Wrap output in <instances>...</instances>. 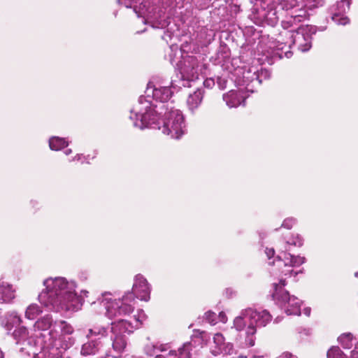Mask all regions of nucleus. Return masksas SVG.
Masks as SVG:
<instances>
[{
	"mask_svg": "<svg viewBox=\"0 0 358 358\" xmlns=\"http://www.w3.org/2000/svg\"><path fill=\"white\" fill-rule=\"evenodd\" d=\"M146 96H141L138 102L130 110L129 119L135 127L144 129L156 127L164 110H168L171 106L165 103L171 99L173 92L169 87L148 85Z\"/></svg>",
	"mask_w": 358,
	"mask_h": 358,
	"instance_id": "obj_1",
	"label": "nucleus"
},
{
	"mask_svg": "<svg viewBox=\"0 0 358 358\" xmlns=\"http://www.w3.org/2000/svg\"><path fill=\"white\" fill-rule=\"evenodd\" d=\"M45 287L38 295L41 304L50 310L59 311H77L83 303V299L76 293V284L65 278H50L44 280Z\"/></svg>",
	"mask_w": 358,
	"mask_h": 358,
	"instance_id": "obj_2",
	"label": "nucleus"
},
{
	"mask_svg": "<svg viewBox=\"0 0 358 358\" xmlns=\"http://www.w3.org/2000/svg\"><path fill=\"white\" fill-rule=\"evenodd\" d=\"M315 32V27L309 25L301 26L296 30L282 31L276 39V42L270 43L269 48L282 50V52L279 54L280 57L285 56L289 58L292 55V52L289 50L283 52V50L286 47L290 48L292 45H294L302 52L308 51L311 48V35Z\"/></svg>",
	"mask_w": 358,
	"mask_h": 358,
	"instance_id": "obj_3",
	"label": "nucleus"
},
{
	"mask_svg": "<svg viewBox=\"0 0 358 358\" xmlns=\"http://www.w3.org/2000/svg\"><path fill=\"white\" fill-rule=\"evenodd\" d=\"M98 303L105 307L106 316L112 320L129 316L134 310L136 301L129 292L118 299H115L110 292H104L99 297Z\"/></svg>",
	"mask_w": 358,
	"mask_h": 358,
	"instance_id": "obj_4",
	"label": "nucleus"
},
{
	"mask_svg": "<svg viewBox=\"0 0 358 358\" xmlns=\"http://www.w3.org/2000/svg\"><path fill=\"white\" fill-rule=\"evenodd\" d=\"M203 57L201 55H185L178 62V67L180 70V78L171 83V87L181 88L190 87L189 83L199 78V73H203L205 67L203 63Z\"/></svg>",
	"mask_w": 358,
	"mask_h": 358,
	"instance_id": "obj_5",
	"label": "nucleus"
},
{
	"mask_svg": "<svg viewBox=\"0 0 358 358\" xmlns=\"http://www.w3.org/2000/svg\"><path fill=\"white\" fill-rule=\"evenodd\" d=\"M152 128L162 129L164 134L173 139L180 138L187 131L183 114L174 107L164 110L158 120V125Z\"/></svg>",
	"mask_w": 358,
	"mask_h": 358,
	"instance_id": "obj_6",
	"label": "nucleus"
},
{
	"mask_svg": "<svg viewBox=\"0 0 358 358\" xmlns=\"http://www.w3.org/2000/svg\"><path fill=\"white\" fill-rule=\"evenodd\" d=\"M271 320V315L266 310L248 308L243 310L241 315L234 320L233 327L237 331H242L248 323L245 334H255L257 327H265Z\"/></svg>",
	"mask_w": 358,
	"mask_h": 358,
	"instance_id": "obj_7",
	"label": "nucleus"
},
{
	"mask_svg": "<svg viewBox=\"0 0 358 358\" xmlns=\"http://www.w3.org/2000/svg\"><path fill=\"white\" fill-rule=\"evenodd\" d=\"M285 278H280L278 282L273 283V292L272 296L278 305L288 315H299L301 314V301L294 296H290L285 289Z\"/></svg>",
	"mask_w": 358,
	"mask_h": 358,
	"instance_id": "obj_8",
	"label": "nucleus"
},
{
	"mask_svg": "<svg viewBox=\"0 0 358 358\" xmlns=\"http://www.w3.org/2000/svg\"><path fill=\"white\" fill-rule=\"evenodd\" d=\"M118 3L126 8H133L138 17H143V22L150 24L153 28H163L167 23L161 15L156 13V8L150 6L148 1H143L139 6L134 4V0H117Z\"/></svg>",
	"mask_w": 358,
	"mask_h": 358,
	"instance_id": "obj_9",
	"label": "nucleus"
},
{
	"mask_svg": "<svg viewBox=\"0 0 358 358\" xmlns=\"http://www.w3.org/2000/svg\"><path fill=\"white\" fill-rule=\"evenodd\" d=\"M255 3L253 17L259 22H265L268 25L274 27L279 21L280 10L278 0H251Z\"/></svg>",
	"mask_w": 358,
	"mask_h": 358,
	"instance_id": "obj_10",
	"label": "nucleus"
},
{
	"mask_svg": "<svg viewBox=\"0 0 358 358\" xmlns=\"http://www.w3.org/2000/svg\"><path fill=\"white\" fill-rule=\"evenodd\" d=\"M73 327L64 320L55 321L53 329L48 332V343L52 345L57 343L64 344L66 341H71L69 348L74 344L75 340L71 336L73 332Z\"/></svg>",
	"mask_w": 358,
	"mask_h": 358,
	"instance_id": "obj_11",
	"label": "nucleus"
},
{
	"mask_svg": "<svg viewBox=\"0 0 358 358\" xmlns=\"http://www.w3.org/2000/svg\"><path fill=\"white\" fill-rule=\"evenodd\" d=\"M306 262V258L301 256H294L285 252H281L275 262H273L280 269V273L285 276L296 275L302 273V270L295 271L294 268L299 267Z\"/></svg>",
	"mask_w": 358,
	"mask_h": 358,
	"instance_id": "obj_12",
	"label": "nucleus"
},
{
	"mask_svg": "<svg viewBox=\"0 0 358 358\" xmlns=\"http://www.w3.org/2000/svg\"><path fill=\"white\" fill-rule=\"evenodd\" d=\"M13 339L19 346L18 350L22 355H30L33 352L35 340L30 336L28 329L24 326L16 327L12 334Z\"/></svg>",
	"mask_w": 358,
	"mask_h": 358,
	"instance_id": "obj_13",
	"label": "nucleus"
},
{
	"mask_svg": "<svg viewBox=\"0 0 358 358\" xmlns=\"http://www.w3.org/2000/svg\"><path fill=\"white\" fill-rule=\"evenodd\" d=\"M145 318V315L143 311L141 310L138 312L137 316L134 315L131 317L130 320L120 319L117 322L111 323L112 332L120 335H125V334H130L134 329L141 327Z\"/></svg>",
	"mask_w": 358,
	"mask_h": 358,
	"instance_id": "obj_14",
	"label": "nucleus"
},
{
	"mask_svg": "<svg viewBox=\"0 0 358 358\" xmlns=\"http://www.w3.org/2000/svg\"><path fill=\"white\" fill-rule=\"evenodd\" d=\"M350 0H335L328 9L329 14L332 21L338 25H346L350 22V20L345 15V13L349 10Z\"/></svg>",
	"mask_w": 358,
	"mask_h": 358,
	"instance_id": "obj_15",
	"label": "nucleus"
},
{
	"mask_svg": "<svg viewBox=\"0 0 358 358\" xmlns=\"http://www.w3.org/2000/svg\"><path fill=\"white\" fill-rule=\"evenodd\" d=\"M71 341H66L64 344L57 343L52 345L45 340L41 350L34 352V358H62L63 353L69 348Z\"/></svg>",
	"mask_w": 358,
	"mask_h": 358,
	"instance_id": "obj_16",
	"label": "nucleus"
},
{
	"mask_svg": "<svg viewBox=\"0 0 358 358\" xmlns=\"http://www.w3.org/2000/svg\"><path fill=\"white\" fill-rule=\"evenodd\" d=\"M151 292V286L146 278L141 274H138L134 278V282L131 292L134 297L141 301H148Z\"/></svg>",
	"mask_w": 358,
	"mask_h": 358,
	"instance_id": "obj_17",
	"label": "nucleus"
},
{
	"mask_svg": "<svg viewBox=\"0 0 358 358\" xmlns=\"http://www.w3.org/2000/svg\"><path fill=\"white\" fill-rule=\"evenodd\" d=\"M310 13L307 10H298L289 15L285 20L281 22V26L284 31H288V29H293L297 27L298 24L309 19Z\"/></svg>",
	"mask_w": 358,
	"mask_h": 358,
	"instance_id": "obj_18",
	"label": "nucleus"
},
{
	"mask_svg": "<svg viewBox=\"0 0 358 358\" xmlns=\"http://www.w3.org/2000/svg\"><path fill=\"white\" fill-rule=\"evenodd\" d=\"M198 345L196 341H190L183 343L177 351H170V358H196Z\"/></svg>",
	"mask_w": 358,
	"mask_h": 358,
	"instance_id": "obj_19",
	"label": "nucleus"
},
{
	"mask_svg": "<svg viewBox=\"0 0 358 358\" xmlns=\"http://www.w3.org/2000/svg\"><path fill=\"white\" fill-rule=\"evenodd\" d=\"M223 100L229 108H236L245 104V96L241 90H230L223 94Z\"/></svg>",
	"mask_w": 358,
	"mask_h": 358,
	"instance_id": "obj_20",
	"label": "nucleus"
},
{
	"mask_svg": "<svg viewBox=\"0 0 358 358\" xmlns=\"http://www.w3.org/2000/svg\"><path fill=\"white\" fill-rule=\"evenodd\" d=\"M268 72L266 71L261 70L259 71L257 68L251 67L248 70H244L243 73V82L246 85H248L250 83L256 82L259 85L262 83L261 78L262 76H267Z\"/></svg>",
	"mask_w": 358,
	"mask_h": 358,
	"instance_id": "obj_21",
	"label": "nucleus"
},
{
	"mask_svg": "<svg viewBox=\"0 0 358 358\" xmlns=\"http://www.w3.org/2000/svg\"><path fill=\"white\" fill-rule=\"evenodd\" d=\"M102 347V343L99 339H91L85 343L80 350V354L83 356L95 355Z\"/></svg>",
	"mask_w": 358,
	"mask_h": 358,
	"instance_id": "obj_22",
	"label": "nucleus"
},
{
	"mask_svg": "<svg viewBox=\"0 0 358 358\" xmlns=\"http://www.w3.org/2000/svg\"><path fill=\"white\" fill-rule=\"evenodd\" d=\"M278 6L282 10L287 12L289 15L293 14L298 10H307L297 0H278Z\"/></svg>",
	"mask_w": 358,
	"mask_h": 358,
	"instance_id": "obj_23",
	"label": "nucleus"
},
{
	"mask_svg": "<svg viewBox=\"0 0 358 358\" xmlns=\"http://www.w3.org/2000/svg\"><path fill=\"white\" fill-rule=\"evenodd\" d=\"M15 298V290L11 285L0 282V303H8Z\"/></svg>",
	"mask_w": 358,
	"mask_h": 358,
	"instance_id": "obj_24",
	"label": "nucleus"
},
{
	"mask_svg": "<svg viewBox=\"0 0 358 358\" xmlns=\"http://www.w3.org/2000/svg\"><path fill=\"white\" fill-rule=\"evenodd\" d=\"M204 91L197 89L193 94H190L187 100V105L189 110L194 112L199 108L203 100Z\"/></svg>",
	"mask_w": 358,
	"mask_h": 358,
	"instance_id": "obj_25",
	"label": "nucleus"
},
{
	"mask_svg": "<svg viewBox=\"0 0 358 358\" xmlns=\"http://www.w3.org/2000/svg\"><path fill=\"white\" fill-rule=\"evenodd\" d=\"M54 322L52 317L48 314L36 321L34 324V328L35 331H45L50 328L53 329Z\"/></svg>",
	"mask_w": 358,
	"mask_h": 358,
	"instance_id": "obj_26",
	"label": "nucleus"
},
{
	"mask_svg": "<svg viewBox=\"0 0 358 358\" xmlns=\"http://www.w3.org/2000/svg\"><path fill=\"white\" fill-rule=\"evenodd\" d=\"M5 327L7 330L10 331L14 327H18L22 322V319L15 311L8 313L6 315Z\"/></svg>",
	"mask_w": 358,
	"mask_h": 358,
	"instance_id": "obj_27",
	"label": "nucleus"
},
{
	"mask_svg": "<svg viewBox=\"0 0 358 358\" xmlns=\"http://www.w3.org/2000/svg\"><path fill=\"white\" fill-rule=\"evenodd\" d=\"M114 338L113 339V348L117 353H121L124 351L127 346V338L125 335H120L118 334H113Z\"/></svg>",
	"mask_w": 358,
	"mask_h": 358,
	"instance_id": "obj_28",
	"label": "nucleus"
},
{
	"mask_svg": "<svg viewBox=\"0 0 358 358\" xmlns=\"http://www.w3.org/2000/svg\"><path fill=\"white\" fill-rule=\"evenodd\" d=\"M108 335V329L106 327L101 325H94L88 329L86 337L90 339L92 336L98 337L97 339L100 341L101 338L106 337Z\"/></svg>",
	"mask_w": 358,
	"mask_h": 358,
	"instance_id": "obj_29",
	"label": "nucleus"
},
{
	"mask_svg": "<svg viewBox=\"0 0 358 358\" xmlns=\"http://www.w3.org/2000/svg\"><path fill=\"white\" fill-rule=\"evenodd\" d=\"M43 313V308L37 303H31L28 306L24 312L27 319L33 320Z\"/></svg>",
	"mask_w": 358,
	"mask_h": 358,
	"instance_id": "obj_30",
	"label": "nucleus"
},
{
	"mask_svg": "<svg viewBox=\"0 0 358 358\" xmlns=\"http://www.w3.org/2000/svg\"><path fill=\"white\" fill-rule=\"evenodd\" d=\"M69 145V141L64 138L52 136L49 139V146L52 150L58 151Z\"/></svg>",
	"mask_w": 358,
	"mask_h": 358,
	"instance_id": "obj_31",
	"label": "nucleus"
},
{
	"mask_svg": "<svg viewBox=\"0 0 358 358\" xmlns=\"http://www.w3.org/2000/svg\"><path fill=\"white\" fill-rule=\"evenodd\" d=\"M166 350V348L164 345L157 343L148 342L143 347L145 354L150 357H152L157 350L165 351Z\"/></svg>",
	"mask_w": 358,
	"mask_h": 358,
	"instance_id": "obj_32",
	"label": "nucleus"
},
{
	"mask_svg": "<svg viewBox=\"0 0 358 358\" xmlns=\"http://www.w3.org/2000/svg\"><path fill=\"white\" fill-rule=\"evenodd\" d=\"M338 341L343 348L350 349L354 345L355 338L350 332L343 333L338 336Z\"/></svg>",
	"mask_w": 358,
	"mask_h": 358,
	"instance_id": "obj_33",
	"label": "nucleus"
},
{
	"mask_svg": "<svg viewBox=\"0 0 358 358\" xmlns=\"http://www.w3.org/2000/svg\"><path fill=\"white\" fill-rule=\"evenodd\" d=\"M304 4L302 6L308 10H313L323 6L325 4V0H302Z\"/></svg>",
	"mask_w": 358,
	"mask_h": 358,
	"instance_id": "obj_34",
	"label": "nucleus"
},
{
	"mask_svg": "<svg viewBox=\"0 0 358 358\" xmlns=\"http://www.w3.org/2000/svg\"><path fill=\"white\" fill-rule=\"evenodd\" d=\"M327 358H347V356L337 346L331 347L327 353Z\"/></svg>",
	"mask_w": 358,
	"mask_h": 358,
	"instance_id": "obj_35",
	"label": "nucleus"
},
{
	"mask_svg": "<svg viewBox=\"0 0 358 358\" xmlns=\"http://www.w3.org/2000/svg\"><path fill=\"white\" fill-rule=\"evenodd\" d=\"M234 352V348L233 344L230 343H224V344L219 349L215 350H213L212 352L214 355L223 353L224 355H231Z\"/></svg>",
	"mask_w": 358,
	"mask_h": 358,
	"instance_id": "obj_36",
	"label": "nucleus"
},
{
	"mask_svg": "<svg viewBox=\"0 0 358 358\" xmlns=\"http://www.w3.org/2000/svg\"><path fill=\"white\" fill-rule=\"evenodd\" d=\"M287 244L301 247L303 245V238L299 234L294 235L287 241Z\"/></svg>",
	"mask_w": 358,
	"mask_h": 358,
	"instance_id": "obj_37",
	"label": "nucleus"
},
{
	"mask_svg": "<svg viewBox=\"0 0 358 358\" xmlns=\"http://www.w3.org/2000/svg\"><path fill=\"white\" fill-rule=\"evenodd\" d=\"M213 342L217 349L220 348L224 344V338L220 333H217L213 336Z\"/></svg>",
	"mask_w": 358,
	"mask_h": 358,
	"instance_id": "obj_38",
	"label": "nucleus"
},
{
	"mask_svg": "<svg viewBox=\"0 0 358 358\" xmlns=\"http://www.w3.org/2000/svg\"><path fill=\"white\" fill-rule=\"evenodd\" d=\"M217 315L215 313L208 311L205 313V320L210 324L214 325L216 323Z\"/></svg>",
	"mask_w": 358,
	"mask_h": 358,
	"instance_id": "obj_39",
	"label": "nucleus"
},
{
	"mask_svg": "<svg viewBox=\"0 0 358 358\" xmlns=\"http://www.w3.org/2000/svg\"><path fill=\"white\" fill-rule=\"evenodd\" d=\"M296 222V219L293 218V217H289V218H287L285 219L282 224V227H284V228H286L287 229H290L293 225H294Z\"/></svg>",
	"mask_w": 358,
	"mask_h": 358,
	"instance_id": "obj_40",
	"label": "nucleus"
},
{
	"mask_svg": "<svg viewBox=\"0 0 358 358\" xmlns=\"http://www.w3.org/2000/svg\"><path fill=\"white\" fill-rule=\"evenodd\" d=\"M216 83L219 89L221 90H223L227 87V80L225 78L217 77Z\"/></svg>",
	"mask_w": 358,
	"mask_h": 358,
	"instance_id": "obj_41",
	"label": "nucleus"
},
{
	"mask_svg": "<svg viewBox=\"0 0 358 358\" xmlns=\"http://www.w3.org/2000/svg\"><path fill=\"white\" fill-rule=\"evenodd\" d=\"M255 334H246V338H245V344L248 345L249 347H252L255 345Z\"/></svg>",
	"mask_w": 358,
	"mask_h": 358,
	"instance_id": "obj_42",
	"label": "nucleus"
},
{
	"mask_svg": "<svg viewBox=\"0 0 358 358\" xmlns=\"http://www.w3.org/2000/svg\"><path fill=\"white\" fill-rule=\"evenodd\" d=\"M89 156H83V155L77 154L75 157L72 158V159L70 160V162L72 161H81L82 163L84 162V161L87 162L88 163Z\"/></svg>",
	"mask_w": 358,
	"mask_h": 358,
	"instance_id": "obj_43",
	"label": "nucleus"
},
{
	"mask_svg": "<svg viewBox=\"0 0 358 358\" xmlns=\"http://www.w3.org/2000/svg\"><path fill=\"white\" fill-rule=\"evenodd\" d=\"M215 84V80L213 78H206L203 81V85L206 88H212Z\"/></svg>",
	"mask_w": 358,
	"mask_h": 358,
	"instance_id": "obj_44",
	"label": "nucleus"
},
{
	"mask_svg": "<svg viewBox=\"0 0 358 358\" xmlns=\"http://www.w3.org/2000/svg\"><path fill=\"white\" fill-rule=\"evenodd\" d=\"M280 358H297L296 355H292V353H289V352H284L282 353Z\"/></svg>",
	"mask_w": 358,
	"mask_h": 358,
	"instance_id": "obj_45",
	"label": "nucleus"
},
{
	"mask_svg": "<svg viewBox=\"0 0 358 358\" xmlns=\"http://www.w3.org/2000/svg\"><path fill=\"white\" fill-rule=\"evenodd\" d=\"M351 358H358V343L355 345V349L351 352Z\"/></svg>",
	"mask_w": 358,
	"mask_h": 358,
	"instance_id": "obj_46",
	"label": "nucleus"
},
{
	"mask_svg": "<svg viewBox=\"0 0 358 358\" xmlns=\"http://www.w3.org/2000/svg\"><path fill=\"white\" fill-rule=\"evenodd\" d=\"M266 254L267 257H268V259H271L274 255L275 251L272 248H271V249L266 248Z\"/></svg>",
	"mask_w": 358,
	"mask_h": 358,
	"instance_id": "obj_47",
	"label": "nucleus"
},
{
	"mask_svg": "<svg viewBox=\"0 0 358 358\" xmlns=\"http://www.w3.org/2000/svg\"><path fill=\"white\" fill-rule=\"evenodd\" d=\"M220 320L223 323H225L227 321V317L224 313H220L219 315Z\"/></svg>",
	"mask_w": 358,
	"mask_h": 358,
	"instance_id": "obj_48",
	"label": "nucleus"
},
{
	"mask_svg": "<svg viewBox=\"0 0 358 358\" xmlns=\"http://www.w3.org/2000/svg\"><path fill=\"white\" fill-rule=\"evenodd\" d=\"M303 313L307 315V316H309L310 314V308H306L303 309Z\"/></svg>",
	"mask_w": 358,
	"mask_h": 358,
	"instance_id": "obj_49",
	"label": "nucleus"
},
{
	"mask_svg": "<svg viewBox=\"0 0 358 358\" xmlns=\"http://www.w3.org/2000/svg\"><path fill=\"white\" fill-rule=\"evenodd\" d=\"M155 358H170V352L168 353V355L165 357L162 355H157Z\"/></svg>",
	"mask_w": 358,
	"mask_h": 358,
	"instance_id": "obj_50",
	"label": "nucleus"
},
{
	"mask_svg": "<svg viewBox=\"0 0 358 358\" xmlns=\"http://www.w3.org/2000/svg\"><path fill=\"white\" fill-rule=\"evenodd\" d=\"M71 152H72L71 149H67V150H65V152H64L65 155H70Z\"/></svg>",
	"mask_w": 358,
	"mask_h": 358,
	"instance_id": "obj_51",
	"label": "nucleus"
},
{
	"mask_svg": "<svg viewBox=\"0 0 358 358\" xmlns=\"http://www.w3.org/2000/svg\"><path fill=\"white\" fill-rule=\"evenodd\" d=\"M31 203L33 205V207L34 208L38 204V201H31Z\"/></svg>",
	"mask_w": 358,
	"mask_h": 358,
	"instance_id": "obj_52",
	"label": "nucleus"
},
{
	"mask_svg": "<svg viewBox=\"0 0 358 358\" xmlns=\"http://www.w3.org/2000/svg\"><path fill=\"white\" fill-rule=\"evenodd\" d=\"M250 358H263V357L258 355H252Z\"/></svg>",
	"mask_w": 358,
	"mask_h": 358,
	"instance_id": "obj_53",
	"label": "nucleus"
},
{
	"mask_svg": "<svg viewBox=\"0 0 358 358\" xmlns=\"http://www.w3.org/2000/svg\"><path fill=\"white\" fill-rule=\"evenodd\" d=\"M82 293H83V294L87 296V294H88V292L86 291V290H84V291H82Z\"/></svg>",
	"mask_w": 358,
	"mask_h": 358,
	"instance_id": "obj_54",
	"label": "nucleus"
},
{
	"mask_svg": "<svg viewBox=\"0 0 358 358\" xmlns=\"http://www.w3.org/2000/svg\"><path fill=\"white\" fill-rule=\"evenodd\" d=\"M128 358H142V357L134 356V355H131V356L128 357Z\"/></svg>",
	"mask_w": 358,
	"mask_h": 358,
	"instance_id": "obj_55",
	"label": "nucleus"
},
{
	"mask_svg": "<svg viewBox=\"0 0 358 358\" xmlns=\"http://www.w3.org/2000/svg\"><path fill=\"white\" fill-rule=\"evenodd\" d=\"M272 273H273V275H278V273H277V272L275 271H273Z\"/></svg>",
	"mask_w": 358,
	"mask_h": 358,
	"instance_id": "obj_56",
	"label": "nucleus"
},
{
	"mask_svg": "<svg viewBox=\"0 0 358 358\" xmlns=\"http://www.w3.org/2000/svg\"><path fill=\"white\" fill-rule=\"evenodd\" d=\"M355 275L358 278V271L355 273Z\"/></svg>",
	"mask_w": 358,
	"mask_h": 358,
	"instance_id": "obj_57",
	"label": "nucleus"
},
{
	"mask_svg": "<svg viewBox=\"0 0 358 358\" xmlns=\"http://www.w3.org/2000/svg\"><path fill=\"white\" fill-rule=\"evenodd\" d=\"M40 335L43 337H45V334H41Z\"/></svg>",
	"mask_w": 358,
	"mask_h": 358,
	"instance_id": "obj_58",
	"label": "nucleus"
},
{
	"mask_svg": "<svg viewBox=\"0 0 358 358\" xmlns=\"http://www.w3.org/2000/svg\"><path fill=\"white\" fill-rule=\"evenodd\" d=\"M244 358H247V357H244Z\"/></svg>",
	"mask_w": 358,
	"mask_h": 358,
	"instance_id": "obj_59",
	"label": "nucleus"
}]
</instances>
